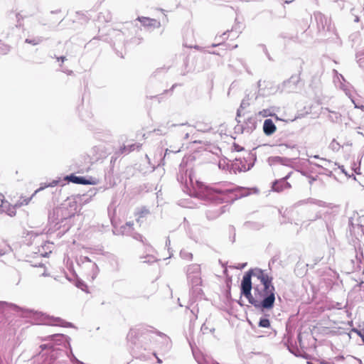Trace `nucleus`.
<instances>
[{"mask_svg":"<svg viewBox=\"0 0 364 364\" xmlns=\"http://www.w3.org/2000/svg\"><path fill=\"white\" fill-rule=\"evenodd\" d=\"M272 277L260 269H250L241 283V294L255 308L272 309L275 301V287Z\"/></svg>","mask_w":364,"mask_h":364,"instance_id":"1","label":"nucleus"},{"mask_svg":"<svg viewBox=\"0 0 364 364\" xmlns=\"http://www.w3.org/2000/svg\"><path fill=\"white\" fill-rule=\"evenodd\" d=\"M153 333V331L146 328H131L127 333V340L132 346H136L140 338L146 343H151Z\"/></svg>","mask_w":364,"mask_h":364,"instance_id":"2","label":"nucleus"},{"mask_svg":"<svg viewBox=\"0 0 364 364\" xmlns=\"http://www.w3.org/2000/svg\"><path fill=\"white\" fill-rule=\"evenodd\" d=\"M31 198H21L19 200L15 203L14 205L9 204L7 201H2L1 207L4 211L10 216L16 215V208L23 205H26L30 202Z\"/></svg>","mask_w":364,"mask_h":364,"instance_id":"3","label":"nucleus"},{"mask_svg":"<svg viewBox=\"0 0 364 364\" xmlns=\"http://www.w3.org/2000/svg\"><path fill=\"white\" fill-rule=\"evenodd\" d=\"M137 21H139L144 26H150L154 28H159L161 26L160 21H157L156 19L150 18L149 17L139 16L137 18Z\"/></svg>","mask_w":364,"mask_h":364,"instance_id":"4","label":"nucleus"},{"mask_svg":"<svg viewBox=\"0 0 364 364\" xmlns=\"http://www.w3.org/2000/svg\"><path fill=\"white\" fill-rule=\"evenodd\" d=\"M277 127L270 119H265L263 124V131L266 135H271L276 132Z\"/></svg>","mask_w":364,"mask_h":364,"instance_id":"5","label":"nucleus"},{"mask_svg":"<svg viewBox=\"0 0 364 364\" xmlns=\"http://www.w3.org/2000/svg\"><path fill=\"white\" fill-rule=\"evenodd\" d=\"M65 180L70 181L72 183H76V184H83V185H88L92 184V182L89 180H87L86 178L83 177H78L73 174H71L70 176H67L65 178Z\"/></svg>","mask_w":364,"mask_h":364,"instance_id":"6","label":"nucleus"},{"mask_svg":"<svg viewBox=\"0 0 364 364\" xmlns=\"http://www.w3.org/2000/svg\"><path fill=\"white\" fill-rule=\"evenodd\" d=\"M290 185L285 181L281 180L279 181H276L273 186L272 189L277 192H281L284 189L289 188Z\"/></svg>","mask_w":364,"mask_h":364,"instance_id":"7","label":"nucleus"},{"mask_svg":"<svg viewBox=\"0 0 364 364\" xmlns=\"http://www.w3.org/2000/svg\"><path fill=\"white\" fill-rule=\"evenodd\" d=\"M259 326L263 328H269L270 326V321L268 318H262L259 322Z\"/></svg>","mask_w":364,"mask_h":364,"instance_id":"8","label":"nucleus"},{"mask_svg":"<svg viewBox=\"0 0 364 364\" xmlns=\"http://www.w3.org/2000/svg\"><path fill=\"white\" fill-rule=\"evenodd\" d=\"M149 213V211L148 209L142 208L136 213V215H138L139 218H142V217L147 215Z\"/></svg>","mask_w":364,"mask_h":364,"instance_id":"9","label":"nucleus"},{"mask_svg":"<svg viewBox=\"0 0 364 364\" xmlns=\"http://www.w3.org/2000/svg\"><path fill=\"white\" fill-rule=\"evenodd\" d=\"M26 42L28 43L32 44V45H37L39 43V40L38 39H33V40L26 39Z\"/></svg>","mask_w":364,"mask_h":364,"instance_id":"10","label":"nucleus"},{"mask_svg":"<svg viewBox=\"0 0 364 364\" xmlns=\"http://www.w3.org/2000/svg\"><path fill=\"white\" fill-rule=\"evenodd\" d=\"M259 115H262V117H267L268 115H271L269 113V110L268 109H263L262 111H260L259 112Z\"/></svg>","mask_w":364,"mask_h":364,"instance_id":"11","label":"nucleus"},{"mask_svg":"<svg viewBox=\"0 0 364 364\" xmlns=\"http://www.w3.org/2000/svg\"><path fill=\"white\" fill-rule=\"evenodd\" d=\"M358 334L361 337L363 342L364 343V334L362 333L360 331H357Z\"/></svg>","mask_w":364,"mask_h":364,"instance_id":"12","label":"nucleus"},{"mask_svg":"<svg viewBox=\"0 0 364 364\" xmlns=\"http://www.w3.org/2000/svg\"><path fill=\"white\" fill-rule=\"evenodd\" d=\"M58 60H61L63 63L66 60V58L65 56H62L60 58H57Z\"/></svg>","mask_w":364,"mask_h":364,"instance_id":"13","label":"nucleus"},{"mask_svg":"<svg viewBox=\"0 0 364 364\" xmlns=\"http://www.w3.org/2000/svg\"><path fill=\"white\" fill-rule=\"evenodd\" d=\"M120 151H121L122 154L125 153L126 152V146H124L123 148H121Z\"/></svg>","mask_w":364,"mask_h":364,"instance_id":"14","label":"nucleus"},{"mask_svg":"<svg viewBox=\"0 0 364 364\" xmlns=\"http://www.w3.org/2000/svg\"><path fill=\"white\" fill-rule=\"evenodd\" d=\"M134 144H132L129 146L128 151H131L134 150Z\"/></svg>","mask_w":364,"mask_h":364,"instance_id":"15","label":"nucleus"},{"mask_svg":"<svg viewBox=\"0 0 364 364\" xmlns=\"http://www.w3.org/2000/svg\"><path fill=\"white\" fill-rule=\"evenodd\" d=\"M41 268L43 269V272L42 273L43 275L46 274V267L44 266H41Z\"/></svg>","mask_w":364,"mask_h":364,"instance_id":"16","label":"nucleus"},{"mask_svg":"<svg viewBox=\"0 0 364 364\" xmlns=\"http://www.w3.org/2000/svg\"><path fill=\"white\" fill-rule=\"evenodd\" d=\"M213 191H214L215 192H216V193H222V191H219V190H218V189H213Z\"/></svg>","mask_w":364,"mask_h":364,"instance_id":"17","label":"nucleus"},{"mask_svg":"<svg viewBox=\"0 0 364 364\" xmlns=\"http://www.w3.org/2000/svg\"><path fill=\"white\" fill-rule=\"evenodd\" d=\"M42 189H43V188H38V190H36L35 193H37V192L40 191H41V190H42Z\"/></svg>","mask_w":364,"mask_h":364,"instance_id":"18","label":"nucleus"},{"mask_svg":"<svg viewBox=\"0 0 364 364\" xmlns=\"http://www.w3.org/2000/svg\"><path fill=\"white\" fill-rule=\"evenodd\" d=\"M158 362L161 363V360L159 358H158Z\"/></svg>","mask_w":364,"mask_h":364,"instance_id":"19","label":"nucleus"},{"mask_svg":"<svg viewBox=\"0 0 364 364\" xmlns=\"http://www.w3.org/2000/svg\"><path fill=\"white\" fill-rule=\"evenodd\" d=\"M0 255H2V253H0Z\"/></svg>","mask_w":364,"mask_h":364,"instance_id":"20","label":"nucleus"}]
</instances>
